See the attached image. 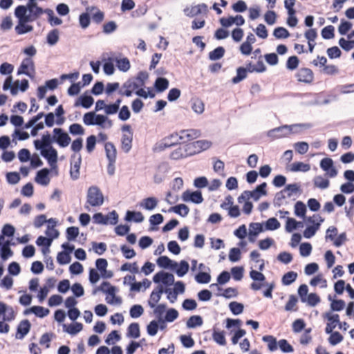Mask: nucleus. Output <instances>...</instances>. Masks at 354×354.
Masks as SVG:
<instances>
[{
	"mask_svg": "<svg viewBox=\"0 0 354 354\" xmlns=\"http://www.w3.org/2000/svg\"><path fill=\"white\" fill-rule=\"evenodd\" d=\"M116 67L122 72H127L131 67L130 62L127 57L115 58Z\"/></svg>",
	"mask_w": 354,
	"mask_h": 354,
	"instance_id": "7c9ffc66",
	"label": "nucleus"
},
{
	"mask_svg": "<svg viewBox=\"0 0 354 354\" xmlns=\"http://www.w3.org/2000/svg\"><path fill=\"white\" fill-rule=\"evenodd\" d=\"M24 74L33 79L35 75V67L33 60L30 57H26L21 62L17 70V75Z\"/></svg>",
	"mask_w": 354,
	"mask_h": 354,
	"instance_id": "20e7f679",
	"label": "nucleus"
},
{
	"mask_svg": "<svg viewBox=\"0 0 354 354\" xmlns=\"http://www.w3.org/2000/svg\"><path fill=\"white\" fill-rule=\"evenodd\" d=\"M273 35L277 39H286L290 36V32L284 27H277L273 31Z\"/></svg>",
	"mask_w": 354,
	"mask_h": 354,
	"instance_id": "13d9d810",
	"label": "nucleus"
},
{
	"mask_svg": "<svg viewBox=\"0 0 354 354\" xmlns=\"http://www.w3.org/2000/svg\"><path fill=\"white\" fill-rule=\"evenodd\" d=\"M297 278V273L294 271H289L283 274L281 279V283L284 286L292 284Z\"/></svg>",
	"mask_w": 354,
	"mask_h": 354,
	"instance_id": "58836bf2",
	"label": "nucleus"
},
{
	"mask_svg": "<svg viewBox=\"0 0 354 354\" xmlns=\"http://www.w3.org/2000/svg\"><path fill=\"white\" fill-rule=\"evenodd\" d=\"M351 28L352 24L350 21L342 19L338 27V32L341 35H346Z\"/></svg>",
	"mask_w": 354,
	"mask_h": 354,
	"instance_id": "bf43d9fd",
	"label": "nucleus"
},
{
	"mask_svg": "<svg viewBox=\"0 0 354 354\" xmlns=\"http://www.w3.org/2000/svg\"><path fill=\"white\" fill-rule=\"evenodd\" d=\"M53 140L60 147H66L71 142V138L68 134L62 128L53 129Z\"/></svg>",
	"mask_w": 354,
	"mask_h": 354,
	"instance_id": "39448f33",
	"label": "nucleus"
},
{
	"mask_svg": "<svg viewBox=\"0 0 354 354\" xmlns=\"http://www.w3.org/2000/svg\"><path fill=\"white\" fill-rule=\"evenodd\" d=\"M314 217L316 218L317 223H314V225H308L305 230L304 231V236L306 239L312 238L317 232V231L319 229L321 223L324 221V219L319 214H314Z\"/></svg>",
	"mask_w": 354,
	"mask_h": 354,
	"instance_id": "ddd939ff",
	"label": "nucleus"
},
{
	"mask_svg": "<svg viewBox=\"0 0 354 354\" xmlns=\"http://www.w3.org/2000/svg\"><path fill=\"white\" fill-rule=\"evenodd\" d=\"M203 320L200 315H192L187 321L186 326L188 328H194L203 325Z\"/></svg>",
	"mask_w": 354,
	"mask_h": 354,
	"instance_id": "c9c22d12",
	"label": "nucleus"
},
{
	"mask_svg": "<svg viewBox=\"0 0 354 354\" xmlns=\"http://www.w3.org/2000/svg\"><path fill=\"white\" fill-rule=\"evenodd\" d=\"M310 169L309 164L302 162H295L292 163L290 170L294 172L303 171L307 172Z\"/></svg>",
	"mask_w": 354,
	"mask_h": 354,
	"instance_id": "de8ad7c7",
	"label": "nucleus"
},
{
	"mask_svg": "<svg viewBox=\"0 0 354 354\" xmlns=\"http://www.w3.org/2000/svg\"><path fill=\"white\" fill-rule=\"evenodd\" d=\"M182 199L185 202H192L195 204H200L203 201L202 192L200 190H186L182 194Z\"/></svg>",
	"mask_w": 354,
	"mask_h": 354,
	"instance_id": "9d476101",
	"label": "nucleus"
},
{
	"mask_svg": "<svg viewBox=\"0 0 354 354\" xmlns=\"http://www.w3.org/2000/svg\"><path fill=\"white\" fill-rule=\"evenodd\" d=\"M87 12L92 14V19L96 24H100L104 18V13L97 6H89L86 8Z\"/></svg>",
	"mask_w": 354,
	"mask_h": 354,
	"instance_id": "4be33fe9",
	"label": "nucleus"
},
{
	"mask_svg": "<svg viewBox=\"0 0 354 354\" xmlns=\"http://www.w3.org/2000/svg\"><path fill=\"white\" fill-rule=\"evenodd\" d=\"M79 23L82 28L86 29L91 24L90 12H86L79 16Z\"/></svg>",
	"mask_w": 354,
	"mask_h": 354,
	"instance_id": "864d4df0",
	"label": "nucleus"
},
{
	"mask_svg": "<svg viewBox=\"0 0 354 354\" xmlns=\"http://www.w3.org/2000/svg\"><path fill=\"white\" fill-rule=\"evenodd\" d=\"M39 151L41 156L47 160L51 168H56L58 158V153L57 150L53 147H50Z\"/></svg>",
	"mask_w": 354,
	"mask_h": 354,
	"instance_id": "0eeeda50",
	"label": "nucleus"
},
{
	"mask_svg": "<svg viewBox=\"0 0 354 354\" xmlns=\"http://www.w3.org/2000/svg\"><path fill=\"white\" fill-rule=\"evenodd\" d=\"M93 222L97 224L107 225L109 223V216H104L101 212H97L93 216Z\"/></svg>",
	"mask_w": 354,
	"mask_h": 354,
	"instance_id": "e2e57ef3",
	"label": "nucleus"
},
{
	"mask_svg": "<svg viewBox=\"0 0 354 354\" xmlns=\"http://www.w3.org/2000/svg\"><path fill=\"white\" fill-rule=\"evenodd\" d=\"M127 336L133 339H137L140 336V326L138 323H131L127 328Z\"/></svg>",
	"mask_w": 354,
	"mask_h": 354,
	"instance_id": "473e14b6",
	"label": "nucleus"
},
{
	"mask_svg": "<svg viewBox=\"0 0 354 354\" xmlns=\"http://www.w3.org/2000/svg\"><path fill=\"white\" fill-rule=\"evenodd\" d=\"M315 187L322 189H326L329 187L330 182L328 179L324 178L322 176H317L313 179Z\"/></svg>",
	"mask_w": 354,
	"mask_h": 354,
	"instance_id": "8fccbe9b",
	"label": "nucleus"
},
{
	"mask_svg": "<svg viewBox=\"0 0 354 354\" xmlns=\"http://www.w3.org/2000/svg\"><path fill=\"white\" fill-rule=\"evenodd\" d=\"M163 286H159L157 287V290H153L151 295L150 298L148 301V305L150 308H153L156 307V304L160 301L161 295L164 293Z\"/></svg>",
	"mask_w": 354,
	"mask_h": 354,
	"instance_id": "aec40b11",
	"label": "nucleus"
},
{
	"mask_svg": "<svg viewBox=\"0 0 354 354\" xmlns=\"http://www.w3.org/2000/svg\"><path fill=\"white\" fill-rule=\"evenodd\" d=\"M45 234L48 237H45L43 236H39L37 237L36 240V244L40 247H50L53 239H57L59 232L57 230L53 228V226H47V230L45 232Z\"/></svg>",
	"mask_w": 354,
	"mask_h": 354,
	"instance_id": "7ed1b4c3",
	"label": "nucleus"
},
{
	"mask_svg": "<svg viewBox=\"0 0 354 354\" xmlns=\"http://www.w3.org/2000/svg\"><path fill=\"white\" fill-rule=\"evenodd\" d=\"M264 230L274 231L279 229L281 226L279 221L275 218L272 217L268 218L264 223Z\"/></svg>",
	"mask_w": 354,
	"mask_h": 354,
	"instance_id": "e433bc0d",
	"label": "nucleus"
},
{
	"mask_svg": "<svg viewBox=\"0 0 354 354\" xmlns=\"http://www.w3.org/2000/svg\"><path fill=\"white\" fill-rule=\"evenodd\" d=\"M169 85V82L167 78L158 77L155 80L153 86L156 92L162 93L168 88Z\"/></svg>",
	"mask_w": 354,
	"mask_h": 354,
	"instance_id": "393cba45",
	"label": "nucleus"
},
{
	"mask_svg": "<svg viewBox=\"0 0 354 354\" xmlns=\"http://www.w3.org/2000/svg\"><path fill=\"white\" fill-rule=\"evenodd\" d=\"M55 142L53 137H51L50 134L47 131L46 134H44L41 136V140H35L33 142L34 147L37 150L45 149L52 146V143Z\"/></svg>",
	"mask_w": 354,
	"mask_h": 354,
	"instance_id": "9b49d317",
	"label": "nucleus"
},
{
	"mask_svg": "<svg viewBox=\"0 0 354 354\" xmlns=\"http://www.w3.org/2000/svg\"><path fill=\"white\" fill-rule=\"evenodd\" d=\"M63 328L64 330L67 333L71 335H75L82 330L83 325L80 322H75V324H71L68 326H67L66 324H64Z\"/></svg>",
	"mask_w": 354,
	"mask_h": 354,
	"instance_id": "2f4dec72",
	"label": "nucleus"
},
{
	"mask_svg": "<svg viewBox=\"0 0 354 354\" xmlns=\"http://www.w3.org/2000/svg\"><path fill=\"white\" fill-rule=\"evenodd\" d=\"M184 150L185 147H178V149L174 150L170 154V158L174 160H178L187 158L186 152L184 151Z\"/></svg>",
	"mask_w": 354,
	"mask_h": 354,
	"instance_id": "5fc2aeb1",
	"label": "nucleus"
},
{
	"mask_svg": "<svg viewBox=\"0 0 354 354\" xmlns=\"http://www.w3.org/2000/svg\"><path fill=\"white\" fill-rule=\"evenodd\" d=\"M201 135V132L197 129H184L179 132V138L177 139V144L184 143L197 138Z\"/></svg>",
	"mask_w": 354,
	"mask_h": 354,
	"instance_id": "1a4fd4ad",
	"label": "nucleus"
},
{
	"mask_svg": "<svg viewBox=\"0 0 354 354\" xmlns=\"http://www.w3.org/2000/svg\"><path fill=\"white\" fill-rule=\"evenodd\" d=\"M82 163L81 154H73L71 156V169L70 176L73 180H77L80 178V169Z\"/></svg>",
	"mask_w": 354,
	"mask_h": 354,
	"instance_id": "423d86ee",
	"label": "nucleus"
},
{
	"mask_svg": "<svg viewBox=\"0 0 354 354\" xmlns=\"http://www.w3.org/2000/svg\"><path fill=\"white\" fill-rule=\"evenodd\" d=\"M104 149L108 161L116 160L117 150L113 143L111 142H106Z\"/></svg>",
	"mask_w": 354,
	"mask_h": 354,
	"instance_id": "bb28decb",
	"label": "nucleus"
},
{
	"mask_svg": "<svg viewBox=\"0 0 354 354\" xmlns=\"http://www.w3.org/2000/svg\"><path fill=\"white\" fill-rule=\"evenodd\" d=\"M156 263L160 268L164 269L174 270L177 266V262L170 259L167 256H160L156 260Z\"/></svg>",
	"mask_w": 354,
	"mask_h": 354,
	"instance_id": "412c9836",
	"label": "nucleus"
},
{
	"mask_svg": "<svg viewBox=\"0 0 354 354\" xmlns=\"http://www.w3.org/2000/svg\"><path fill=\"white\" fill-rule=\"evenodd\" d=\"M338 44L345 51H349L354 48V40L351 39L346 40L342 37L339 39Z\"/></svg>",
	"mask_w": 354,
	"mask_h": 354,
	"instance_id": "680f3d73",
	"label": "nucleus"
},
{
	"mask_svg": "<svg viewBox=\"0 0 354 354\" xmlns=\"http://www.w3.org/2000/svg\"><path fill=\"white\" fill-rule=\"evenodd\" d=\"M212 338L218 344L224 346L226 344L224 331H218L215 328H213Z\"/></svg>",
	"mask_w": 354,
	"mask_h": 354,
	"instance_id": "c03bdc74",
	"label": "nucleus"
},
{
	"mask_svg": "<svg viewBox=\"0 0 354 354\" xmlns=\"http://www.w3.org/2000/svg\"><path fill=\"white\" fill-rule=\"evenodd\" d=\"M306 211V206L302 201L296 202L295 204V214L297 216L305 218Z\"/></svg>",
	"mask_w": 354,
	"mask_h": 354,
	"instance_id": "ea45409f",
	"label": "nucleus"
},
{
	"mask_svg": "<svg viewBox=\"0 0 354 354\" xmlns=\"http://www.w3.org/2000/svg\"><path fill=\"white\" fill-rule=\"evenodd\" d=\"M69 133L73 136H81L84 133V129L78 123H73L69 126Z\"/></svg>",
	"mask_w": 354,
	"mask_h": 354,
	"instance_id": "052dcab7",
	"label": "nucleus"
},
{
	"mask_svg": "<svg viewBox=\"0 0 354 354\" xmlns=\"http://www.w3.org/2000/svg\"><path fill=\"white\" fill-rule=\"evenodd\" d=\"M291 129L288 124L281 125L280 127L272 129L267 132L268 137L272 140L280 139L287 137L289 135V131Z\"/></svg>",
	"mask_w": 354,
	"mask_h": 354,
	"instance_id": "6e6552de",
	"label": "nucleus"
},
{
	"mask_svg": "<svg viewBox=\"0 0 354 354\" xmlns=\"http://www.w3.org/2000/svg\"><path fill=\"white\" fill-rule=\"evenodd\" d=\"M189 212V208L185 204H178L175 206L171 207L168 209V212H174L175 214L185 217Z\"/></svg>",
	"mask_w": 354,
	"mask_h": 354,
	"instance_id": "a878e982",
	"label": "nucleus"
},
{
	"mask_svg": "<svg viewBox=\"0 0 354 354\" xmlns=\"http://www.w3.org/2000/svg\"><path fill=\"white\" fill-rule=\"evenodd\" d=\"M189 265L185 260H181L179 263H177V266L174 268V271L178 277H183L189 271Z\"/></svg>",
	"mask_w": 354,
	"mask_h": 354,
	"instance_id": "cd10ccee",
	"label": "nucleus"
},
{
	"mask_svg": "<svg viewBox=\"0 0 354 354\" xmlns=\"http://www.w3.org/2000/svg\"><path fill=\"white\" fill-rule=\"evenodd\" d=\"M229 308L234 315H239L243 313L244 306L241 303L232 301L229 304Z\"/></svg>",
	"mask_w": 354,
	"mask_h": 354,
	"instance_id": "3c124183",
	"label": "nucleus"
},
{
	"mask_svg": "<svg viewBox=\"0 0 354 354\" xmlns=\"http://www.w3.org/2000/svg\"><path fill=\"white\" fill-rule=\"evenodd\" d=\"M266 187L267 183L263 182L257 185L254 190L250 191V192L248 193L249 194V196H251V198H252L254 201H257L261 196L267 195Z\"/></svg>",
	"mask_w": 354,
	"mask_h": 354,
	"instance_id": "6ab92c4d",
	"label": "nucleus"
},
{
	"mask_svg": "<svg viewBox=\"0 0 354 354\" xmlns=\"http://www.w3.org/2000/svg\"><path fill=\"white\" fill-rule=\"evenodd\" d=\"M295 77L300 82L310 84L314 80V74L308 68H301L295 74Z\"/></svg>",
	"mask_w": 354,
	"mask_h": 354,
	"instance_id": "f8f14e48",
	"label": "nucleus"
},
{
	"mask_svg": "<svg viewBox=\"0 0 354 354\" xmlns=\"http://www.w3.org/2000/svg\"><path fill=\"white\" fill-rule=\"evenodd\" d=\"M66 235L68 241H75L79 235V228L75 226L67 227Z\"/></svg>",
	"mask_w": 354,
	"mask_h": 354,
	"instance_id": "6e6d98bb",
	"label": "nucleus"
},
{
	"mask_svg": "<svg viewBox=\"0 0 354 354\" xmlns=\"http://www.w3.org/2000/svg\"><path fill=\"white\" fill-rule=\"evenodd\" d=\"M133 133L123 134L121 139L122 148L125 153H128L132 147Z\"/></svg>",
	"mask_w": 354,
	"mask_h": 354,
	"instance_id": "72a5a7b5",
	"label": "nucleus"
},
{
	"mask_svg": "<svg viewBox=\"0 0 354 354\" xmlns=\"http://www.w3.org/2000/svg\"><path fill=\"white\" fill-rule=\"evenodd\" d=\"M247 77V70L245 67L241 66L236 69V75L232 79V82L234 84L239 83Z\"/></svg>",
	"mask_w": 354,
	"mask_h": 354,
	"instance_id": "a18cd8bd",
	"label": "nucleus"
},
{
	"mask_svg": "<svg viewBox=\"0 0 354 354\" xmlns=\"http://www.w3.org/2000/svg\"><path fill=\"white\" fill-rule=\"evenodd\" d=\"M33 26L29 24H22L18 21V24L15 26V30L18 35H24L32 31Z\"/></svg>",
	"mask_w": 354,
	"mask_h": 354,
	"instance_id": "49530a36",
	"label": "nucleus"
},
{
	"mask_svg": "<svg viewBox=\"0 0 354 354\" xmlns=\"http://www.w3.org/2000/svg\"><path fill=\"white\" fill-rule=\"evenodd\" d=\"M86 202L93 207L100 206L103 204L104 196L98 187L93 185L88 188Z\"/></svg>",
	"mask_w": 354,
	"mask_h": 354,
	"instance_id": "f03ea898",
	"label": "nucleus"
},
{
	"mask_svg": "<svg viewBox=\"0 0 354 354\" xmlns=\"http://www.w3.org/2000/svg\"><path fill=\"white\" fill-rule=\"evenodd\" d=\"M225 53V50L223 46H218L209 53L208 57L212 61H216L221 59Z\"/></svg>",
	"mask_w": 354,
	"mask_h": 354,
	"instance_id": "f704fd0d",
	"label": "nucleus"
},
{
	"mask_svg": "<svg viewBox=\"0 0 354 354\" xmlns=\"http://www.w3.org/2000/svg\"><path fill=\"white\" fill-rule=\"evenodd\" d=\"M94 99L88 93V91L84 93L80 97L75 101L74 106H81L84 109H89L93 104Z\"/></svg>",
	"mask_w": 354,
	"mask_h": 354,
	"instance_id": "dca6fc26",
	"label": "nucleus"
},
{
	"mask_svg": "<svg viewBox=\"0 0 354 354\" xmlns=\"http://www.w3.org/2000/svg\"><path fill=\"white\" fill-rule=\"evenodd\" d=\"M321 35L324 39H333L335 37V28L328 25L322 30Z\"/></svg>",
	"mask_w": 354,
	"mask_h": 354,
	"instance_id": "4d7b16f0",
	"label": "nucleus"
},
{
	"mask_svg": "<svg viewBox=\"0 0 354 354\" xmlns=\"http://www.w3.org/2000/svg\"><path fill=\"white\" fill-rule=\"evenodd\" d=\"M114 59L112 57H109L104 60L103 64V71L104 73L107 75H111L115 72V67L113 64Z\"/></svg>",
	"mask_w": 354,
	"mask_h": 354,
	"instance_id": "a19ab883",
	"label": "nucleus"
},
{
	"mask_svg": "<svg viewBox=\"0 0 354 354\" xmlns=\"http://www.w3.org/2000/svg\"><path fill=\"white\" fill-rule=\"evenodd\" d=\"M50 169L48 168H43L39 170L35 178V182L44 186L48 185L50 183Z\"/></svg>",
	"mask_w": 354,
	"mask_h": 354,
	"instance_id": "a211bd4d",
	"label": "nucleus"
},
{
	"mask_svg": "<svg viewBox=\"0 0 354 354\" xmlns=\"http://www.w3.org/2000/svg\"><path fill=\"white\" fill-rule=\"evenodd\" d=\"M278 346L283 353H288L294 351L292 346L285 339H280L278 342Z\"/></svg>",
	"mask_w": 354,
	"mask_h": 354,
	"instance_id": "774afa93",
	"label": "nucleus"
},
{
	"mask_svg": "<svg viewBox=\"0 0 354 354\" xmlns=\"http://www.w3.org/2000/svg\"><path fill=\"white\" fill-rule=\"evenodd\" d=\"M299 64V59L297 56H295V55L290 56L287 59L286 68L288 70L294 71L298 67Z\"/></svg>",
	"mask_w": 354,
	"mask_h": 354,
	"instance_id": "69168bd1",
	"label": "nucleus"
},
{
	"mask_svg": "<svg viewBox=\"0 0 354 354\" xmlns=\"http://www.w3.org/2000/svg\"><path fill=\"white\" fill-rule=\"evenodd\" d=\"M262 340L268 343V348L270 351L273 352L277 349L278 342L274 336L264 335L262 337Z\"/></svg>",
	"mask_w": 354,
	"mask_h": 354,
	"instance_id": "4c0bfd02",
	"label": "nucleus"
},
{
	"mask_svg": "<svg viewBox=\"0 0 354 354\" xmlns=\"http://www.w3.org/2000/svg\"><path fill=\"white\" fill-rule=\"evenodd\" d=\"M207 12V6L203 3L195 6H192L190 9L188 8L184 9L185 14L189 17H193L202 13L206 14Z\"/></svg>",
	"mask_w": 354,
	"mask_h": 354,
	"instance_id": "f3484780",
	"label": "nucleus"
},
{
	"mask_svg": "<svg viewBox=\"0 0 354 354\" xmlns=\"http://www.w3.org/2000/svg\"><path fill=\"white\" fill-rule=\"evenodd\" d=\"M264 231L263 223H251L249 225L248 240L250 243L256 241V237Z\"/></svg>",
	"mask_w": 354,
	"mask_h": 354,
	"instance_id": "4468645a",
	"label": "nucleus"
},
{
	"mask_svg": "<svg viewBox=\"0 0 354 354\" xmlns=\"http://www.w3.org/2000/svg\"><path fill=\"white\" fill-rule=\"evenodd\" d=\"M144 313L143 307L140 304L133 305L129 310L130 317L133 319L140 317Z\"/></svg>",
	"mask_w": 354,
	"mask_h": 354,
	"instance_id": "603ef678",
	"label": "nucleus"
},
{
	"mask_svg": "<svg viewBox=\"0 0 354 354\" xmlns=\"http://www.w3.org/2000/svg\"><path fill=\"white\" fill-rule=\"evenodd\" d=\"M31 328V324L28 319H24L20 322L17 327L15 337L18 339H22L29 333Z\"/></svg>",
	"mask_w": 354,
	"mask_h": 354,
	"instance_id": "2eb2a0df",
	"label": "nucleus"
},
{
	"mask_svg": "<svg viewBox=\"0 0 354 354\" xmlns=\"http://www.w3.org/2000/svg\"><path fill=\"white\" fill-rule=\"evenodd\" d=\"M230 279V274L225 270L222 271L217 277V283H212L210 285V288L216 286L218 291L223 290L218 285H224L227 283Z\"/></svg>",
	"mask_w": 354,
	"mask_h": 354,
	"instance_id": "b1692460",
	"label": "nucleus"
},
{
	"mask_svg": "<svg viewBox=\"0 0 354 354\" xmlns=\"http://www.w3.org/2000/svg\"><path fill=\"white\" fill-rule=\"evenodd\" d=\"M145 217L140 212L127 210L125 214L124 220L127 222L141 223Z\"/></svg>",
	"mask_w": 354,
	"mask_h": 354,
	"instance_id": "5701e85b",
	"label": "nucleus"
},
{
	"mask_svg": "<svg viewBox=\"0 0 354 354\" xmlns=\"http://www.w3.org/2000/svg\"><path fill=\"white\" fill-rule=\"evenodd\" d=\"M195 281L198 283L206 284L211 280V275L209 272H199L194 277Z\"/></svg>",
	"mask_w": 354,
	"mask_h": 354,
	"instance_id": "37998d69",
	"label": "nucleus"
},
{
	"mask_svg": "<svg viewBox=\"0 0 354 354\" xmlns=\"http://www.w3.org/2000/svg\"><path fill=\"white\" fill-rule=\"evenodd\" d=\"M313 124L311 123H297L289 125L291 129L289 131L290 134H298L300 133L302 129H308L313 127Z\"/></svg>",
	"mask_w": 354,
	"mask_h": 354,
	"instance_id": "c756f323",
	"label": "nucleus"
},
{
	"mask_svg": "<svg viewBox=\"0 0 354 354\" xmlns=\"http://www.w3.org/2000/svg\"><path fill=\"white\" fill-rule=\"evenodd\" d=\"M158 203V201L156 197H148L142 201L140 203V206L147 210L151 211L156 208Z\"/></svg>",
	"mask_w": 354,
	"mask_h": 354,
	"instance_id": "c85d7f7f",
	"label": "nucleus"
},
{
	"mask_svg": "<svg viewBox=\"0 0 354 354\" xmlns=\"http://www.w3.org/2000/svg\"><path fill=\"white\" fill-rule=\"evenodd\" d=\"M15 232V227L13 225H12L11 224L7 223L3 226L2 230H1L2 234H1V235L3 236V237L6 236L8 238H12V237H13Z\"/></svg>",
	"mask_w": 354,
	"mask_h": 354,
	"instance_id": "0e129e2a",
	"label": "nucleus"
},
{
	"mask_svg": "<svg viewBox=\"0 0 354 354\" xmlns=\"http://www.w3.org/2000/svg\"><path fill=\"white\" fill-rule=\"evenodd\" d=\"M95 125L100 126L102 128L105 127V123L107 122L108 127H111L113 124L112 121L108 118L106 115H102V114H95Z\"/></svg>",
	"mask_w": 354,
	"mask_h": 354,
	"instance_id": "79ce46f5",
	"label": "nucleus"
},
{
	"mask_svg": "<svg viewBox=\"0 0 354 354\" xmlns=\"http://www.w3.org/2000/svg\"><path fill=\"white\" fill-rule=\"evenodd\" d=\"M159 329V324L156 320H152L147 326V332L150 336H155Z\"/></svg>",
	"mask_w": 354,
	"mask_h": 354,
	"instance_id": "338daca9",
	"label": "nucleus"
},
{
	"mask_svg": "<svg viewBox=\"0 0 354 354\" xmlns=\"http://www.w3.org/2000/svg\"><path fill=\"white\" fill-rule=\"evenodd\" d=\"M211 142L205 140H200L185 145L184 151L186 152L187 156H192L199 153L201 151L209 149L211 146Z\"/></svg>",
	"mask_w": 354,
	"mask_h": 354,
	"instance_id": "f257e3e1",
	"label": "nucleus"
},
{
	"mask_svg": "<svg viewBox=\"0 0 354 354\" xmlns=\"http://www.w3.org/2000/svg\"><path fill=\"white\" fill-rule=\"evenodd\" d=\"M59 41V30L57 29H53L50 30L46 37V42L50 46L55 45Z\"/></svg>",
	"mask_w": 354,
	"mask_h": 354,
	"instance_id": "09e8293b",
	"label": "nucleus"
}]
</instances>
